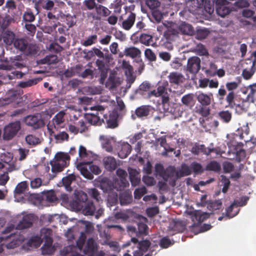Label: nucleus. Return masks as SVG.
Masks as SVG:
<instances>
[{
	"instance_id": "nucleus-38",
	"label": "nucleus",
	"mask_w": 256,
	"mask_h": 256,
	"mask_svg": "<svg viewBox=\"0 0 256 256\" xmlns=\"http://www.w3.org/2000/svg\"><path fill=\"white\" fill-rule=\"evenodd\" d=\"M235 97V94L234 92H230L226 96V101L228 104V106L230 108H234L236 107V110L237 108H241L240 104H236L234 102Z\"/></svg>"
},
{
	"instance_id": "nucleus-31",
	"label": "nucleus",
	"mask_w": 256,
	"mask_h": 256,
	"mask_svg": "<svg viewBox=\"0 0 256 256\" xmlns=\"http://www.w3.org/2000/svg\"><path fill=\"white\" fill-rule=\"evenodd\" d=\"M168 80L171 84H179L182 82V76L176 72H170L168 76Z\"/></svg>"
},
{
	"instance_id": "nucleus-30",
	"label": "nucleus",
	"mask_w": 256,
	"mask_h": 256,
	"mask_svg": "<svg viewBox=\"0 0 256 256\" xmlns=\"http://www.w3.org/2000/svg\"><path fill=\"white\" fill-rule=\"evenodd\" d=\"M150 112V108L148 106H142L136 108L135 114L137 117L142 118L147 116Z\"/></svg>"
},
{
	"instance_id": "nucleus-28",
	"label": "nucleus",
	"mask_w": 256,
	"mask_h": 256,
	"mask_svg": "<svg viewBox=\"0 0 256 256\" xmlns=\"http://www.w3.org/2000/svg\"><path fill=\"white\" fill-rule=\"evenodd\" d=\"M132 150L131 146L128 143H124L120 146V149L118 152V156L121 158H126Z\"/></svg>"
},
{
	"instance_id": "nucleus-4",
	"label": "nucleus",
	"mask_w": 256,
	"mask_h": 256,
	"mask_svg": "<svg viewBox=\"0 0 256 256\" xmlns=\"http://www.w3.org/2000/svg\"><path fill=\"white\" fill-rule=\"evenodd\" d=\"M20 128V123L16 121L9 124L4 130L3 138L4 140H12Z\"/></svg>"
},
{
	"instance_id": "nucleus-32",
	"label": "nucleus",
	"mask_w": 256,
	"mask_h": 256,
	"mask_svg": "<svg viewBox=\"0 0 256 256\" xmlns=\"http://www.w3.org/2000/svg\"><path fill=\"white\" fill-rule=\"evenodd\" d=\"M132 196L128 192H123L120 196V204L122 206H126L132 202Z\"/></svg>"
},
{
	"instance_id": "nucleus-44",
	"label": "nucleus",
	"mask_w": 256,
	"mask_h": 256,
	"mask_svg": "<svg viewBox=\"0 0 256 256\" xmlns=\"http://www.w3.org/2000/svg\"><path fill=\"white\" fill-rule=\"evenodd\" d=\"M54 137L57 143H61L64 141H68L69 139L68 134L65 132H62L57 134H54Z\"/></svg>"
},
{
	"instance_id": "nucleus-59",
	"label": "nucleus",
	"mask_w": 256,
	"mask_h": 256,
	"mask_svg": "<svg viewBox=\"0 0 256 256\" xmlns=\"http://www.w3.org/2000/svg\"><path fill=\"white\" fill-rule=\"evenodd\" d=\"M194 98L192 94H188L183 96L182 98V104L186 106H189L193 102Z\"/></svg>"
},
{
	"instance_id": "nucleus-61",
	"label": "nucleus",
	"mask_w": 256,
	"mask_h": 256,
	"mask_svg": "<svg viewBox=\"0 0 256 256\" xmlns=\"http://www.w3.org/2000/svg\"><path fill=\"white\" fill-rule=\"evenodd\" d=\"M46 201L50 202H54L58 200L57 197L54 190H50L46 192Z\"/></svg>"
},
{
	"instance_id": "nucleus-46",
	"label": "nucleus",
	"mask_w": 256,
	"mask_h": 256,
	"mask_svg": "<svg viewBox=\"0 0 256 256\" xmlns=\"http://www.w3.org/2000/svg\"><path fill=\"white\" fill-rule=\"evenodd\" d=\"M100 139L104 141L102 142V148H104L106 152H112L113 150V147L111 144L110 141L104 136H100Z\"/></svg>"
},
{
	"instance_id": "nucleus-9",
	"label": "nucleus",
	"mask_w": 256,
	"mask_h": 256,
	"mask_svg": "<svg viewBox=\"0 0 256 256\" xmlns=\"http://www.w3.org/2000/svg\"><path fill=\"white\" fill-rule=\"evenodd\" d=\"M8 240L10 241L6 244V246L9 249L14 248L19 246L22 242V240L18 237V236L16 234L12 233L8 236L0 237V243L4 240Z\"/></svg>"
},
{
	"instance_id": "nucleus-10",
	"label": "nucleus",
	"mask_w": 256,
	"mask_h": 256,
	"mask_svg": "<svg viewBox=\"0 0 256 256\" xmlns=\"http://www.w3.org/2000/svg\"><path fill=\"white\" fill-rule=\"evenodd\" d=\"M20 94L17 90H10L6 93L4 98H3L4 102V104H9L13 103L14 105L18 104L20 102Z\"/></svg>"
},
{
	"instance_id": "nucleus-54",
	"label": "nucleus",
	"mask_w": 256,
	"mask_h": 256,
	"mask_svg": "<svg viewBox=\"0 0 256 256\" xmlns=\"http://www.w3.org/2000/svg\"><path fill=\"white\" fill-rule=\"evenodd\" d=\"M37 82L36 79H32L26 82H21L19 83L18 86L22 88H26L35 85Z\"/></svg>"
},
{
	"instance_id": "nucleus-8",
	"label": "nucleus",
	"mask_w": 256,
	"mask_h": 256,
	"mask_svg": "<svg viewBox=\"0 0 256 256\" xmlns=\"http://www.w3.org/2000/svg\"><path fill=\"white\" fill-rule=\"evenodd\" d=\"M162 178L165 182H168L170 185L172 186H175L176 180L179 178L177 171L172 166H168L166 169L165 173Z\"/></svg>"
},
{
	"instance_id": "nucleus-19",
	"label": "nucleus",
	"mask_w": 256,
	"mask_h": 256,
	"mask_svg": "<svg viewBox=\"0 0 256 256\" xmlns=\"http://www.w3.org/2000/svg\"><path fill=\"white\" fill-rule=\"evenodd\" d=\"M98 246L92 238H88L84 248V252L85 254L90 256L92 255L97 250Z\"/></svg>"
},
{
	"instance_id": "nucleus-12",
	"label": "nucleus",
	"mask_w": 256,
	"mask_h": 256,
	"mask_svg": "<svg viewBox=\"0 0 256 256\" xmlns=\"http://www.w3.org/2000/svg\"><path fill=\"white\" fill-rule=\"evenodd\" d=\"M24 74L20 71H14L11 74H4L0 72V85L6 84L8 82L15 78H21L23 77Z\"/></svg>"
},
{
	"instance_id": "nucleus-7",
	"label": "nucleus",
	"mask_w": 256,
	"mask_h": 256,
	"mask_svg": "<svg viewBox=\"0 0 256 256\" xmlns=\"http://www.w3.org/2000/svg\"><path fill=\"white\" fill-rule=\"evenodd\" d=\"M200 59L196 56L190 58L188 60L186 72L196 76L200 69Z\"/></svg>"
},
{
	"instance_id": "nucleus-22",
	"label": "nucleus",
	"mask_w": 256,
	"mask_h": 256,
	"mask_svg": "<svg viewBox=\"0 0 256 256\" xmlns=\"http://www.w3.org/2000/svg\"><path fill=\"white\" fill-rule=\"evenodd\" d=\"M100 186L104 192H110L114 189V182L107 178H104L101 180Z\"/></svg>"
},
{
	"instance_id": "nucleus-56",
	"label": "nucleus",
	"mask_w": 256,
	"mask_h": 256,
	"mask_svg": "<svg viewBox=\"0 0 256 256\" xmlns=\"http://www.w3.org/2000/svg\"><path fill=\"white\" fill-rule=\"evenodd\" d=\"M146 58L150 62L156 60V56L154 52L150 48H146L144 51Z\"/></svg>"
},
{
	"instance_id": "nucleus-13",
	"label": "nucleus",
	"mask_w": 256,
	"mask_h": 256,
	"mask_svg": "<svg viewBox=\"0 0 256 256\" xmlns=\"http://www.w3.org/2000/svg\"><path fill=\"white\" fill-rule=\"evenodd\" d=\"M196 96L197 100L202 106H208L210 105L213 98V95L210 92L208 94H206L199 92L196 93Z\"/></svg>"
},
{
	"instance_id": "nucleus-17",
	"label": "nucleus",
	"mask_w": 256,
	"mask_h": 256,
	"mask_svg": "<svg viewBox=\"0 0 256 256\" xmlns=\"http://www.w3.org/2000/svg\"><path fill=\"white\" fill-rule=\"evenodd\" d=\"M76 168L80 172V174L84 178L92 180L94 178L93 174L89 170V162H80L77 164Z\"/></svg>"
},
{
	"instance_id": "nucleus-42",
	"label": "nucleus",
	"mask_w": 256,
	"mask_h": 256,
	"mask_svg": "<svg viewBox=\"0 0 256 256\" xmlns=\"http://www.w3.org/2000/svg\"><path fill=\"white\" fill-rule=\"evenodd\" d=\"M22 19L25 22H32L35 20L36 16L32 10L27 8L23 14Z\"/></svg>"
},
{
	"instance_id": "nucleus-5",
	"label": "nucleus",
	"mask_w": 256,
	"mask_h": 256,
	"mask_svg": "<svg viewBox=\"0 0 256 256\" xmlns=\"http://www.w3.org/2000/svg\"><path fill=\"white\" fill-rule=\"evenodd\" d=\"M66 112L64 110L59 112L56 116L52 118V124L49 123L48 125V129L50 134H52L53 132H51L52 128L56 130H58L60 128L64 127V116Z\"/></svg>"
},
{
	"instance_id": "nucleus-63",
	"label": "nucleus",
	"mask_w": 256,
	"mask_h": 256,
	"mask_svg": "<svg viewBox=\"0 0 256 256\" xmlns=\"http://www.w3.org/2000/svg\"><path fill=\"white\" fill-rule=\"evenodd\" d=\"M43 60L48 64H55L58 62L57 56L54 54L46 56Z\"/></svg>"
},
{
	"instance_id": "nucleus-2",
	"label": "nucleus",
	"mask_w": 256,
	"mask_h": 256,
	"mask_svg": "<svg viewBox=\"0 0 256 256\" xmlns=\"http://www.w3.org/2000/svg\"><path fill=\"white\" fill-rule=\"evenodd\" d=\"M54 161L50 162L52 172L56 174L61 172L64 168L68 166L70 157L68 154L62 152H58L55 156Z\"/></svg>"
},
{
	"instance_id": "nucleus-52",
	"label": "nucleus",
	"mask_w": 256,
	"mask_h": 256,
	"mask_svg": "<svg viewBox=\"0 0 256 256\" xmlns=\"http://www.w3.org/2000/svg\"><path fill=\"white\" fill-rule=\"evenodd\" d=\"M206 170L218 172L220 170V166L217 162L212 161L207 164Z\"/></svg>"
},
{
	"instance_id": "nucleus-51",
	"label": "nucleus",
	"mask_w": 256,
	"mask_h": 256,
	"mask_svg": "<svg viewBox=\"0 0 256 256\" xmlns=\"http://www.w3.org/2000/svg\"><path fill=\"white\" fill-rule=\"evenodd\" d=\"M76 177L74 174H70L67 176H66L64 178L62 179V182L64 186L66 188L70 186L72 182L75 180Z\"/></svg>"
},
{
	"instance_id": "nucleus-41",
	"label": "nucleus",
	"mask_w": 256,
	"mask_h": 256,
	"mask_svg": "<svg viewBox=\"0 0 256 256\" xmlns=\"http://www.w3.org/2000/svg\"><path fill=\"white\" fill-rule=\"evenodd\" d=\"M42 253L44 255L52 254L55 251V248L52 246V243H48L44 242L43 246L41 248Z\"/></svg>"
},
{
	"instance_id": "nucleus-40",
	"label": "nucleus",
	"mask_w": 256,
	"mask_h": 256,
	"mask_svg": "<svg viewBox=\"0 0 256 256\" xmlns=\"http://www.w3.org/2000/svg\"><path fill=\"white\" fill-rule=\"evenodd\" d=\"M15 35L14 33L10 30H6L4 32L3 40L4 42L8 45H10L14 42Z\"/></svg>"
},
{
	"instance_id": "nucleus-27",
	"label": "nucleus",
	"mask_w": 256,
	"mask_h": 256,
	"mask_svg": "<svg viewBox=\"0 0 256 256\" xmlns=\"http://www.w3.org/2000/svg\"><path fill=\"white\" fill-rule=\"evenodd\" d=\"M52 230L50 228H44L42 229L40 232V236L44 242L48 243H53L52 238Z\"/></svg>"
},
{
	"instance_id": "nucleus-49",
	"label": "nucleus",
	"mask_w": 256,
	"mask_h": 256,
	"mask_svg": "<svg viewBox=\"0 0 256 256\" xmlns=\"http://www.w3.org/2000/svg\"><path fill=\"white\" fill-rule=\"evenodd\" d=\"M192 169L195 174H201L204 172L202 166L196 162H194L190 164V169Z\"/></svg>"
},
{
	"instance_id": "nucleus-6",
	"label": "nucleus",
	"mask_w": 256,
	"mask_h": 256,
	"mask_svg": "<svg viewBox=\"0 0 256 256\" xmlns=\"http://www.w3.org/2000/svg\"><path fill=\"white\" fill-rule=\"evenodd\" d=\"M24 122L27 126H30L34 129L43 127L45 124L40 114L29 115L24 118Z\"/></svg>"
},
{
	"instance_id": "nucleus-15",
	"label": "nucleus",
	"mask_w": 256,
	"mask_h": 256,
	"mask_svg": "<svg viewBox=\"0 0 256 256\" xmlns=\"http://www.w3.org/2000/svg\"><path fill=\"white\" fill-rule=\"evenodd\" d=\"M104 168L108 172H112L117 168L118 164L114 158L111 156H106L103 158Z\"/></svg>"
},
{
	"instance_id": "nucleus-24",
	"label": "nucleus",
	"mask_w": 256,
	"mask_h": 256,
	"mask_svg": "<svg viewBox=\"0 0 256 256\" xmlns=\"http://www.w3.org/2000/svg\"><path fill=\"white\" fill-rule=\"evenodd\" d=\"M130 180L132 185L134 186L138 185L140 182V177L139 172L135 169L128 170Z\"/></svg>"
},
{
	"instance_id": "nucleus-48",
	"label": "nucleus",
	"mask_w": 256,
	"mask_h": 256,
	"mask_svg": "<svg viewBox=\"0 0 256 256\" xmlns=\"http://www.w3.org/2000/svg\"><path fill=\"white\" fill-rule=\"evenodd\" d=\"M28 188V184L26 181L19 183L16 187L14 193L16 194H20L24 192Z\"/></svg>"
},
{
	"instance_id": "nucleus-34",
	"label": "nucleus",
	"mask_w": 256,
	"mask_h": 256,
	"mask_svg": "<svg viewBox=\"0 0 256 256\" xmlns=\"http://www.w3.org/2000/svg\"><path fill=\"white\" fill-rule=\"evenodd\" d=\"M218 118L224 123L230 122L232 118V114L228 110H222L218 113Z\"/></svg>"
},
{
	"instance_id": "nucleus-29",
	"label": "nucleus",
	"mask_w": 256,
	"mask_h": 256,
	"mask_svg": "<svg viewBox=\"0 0 256 256\" xmlns=\"http://www.w3.org/2000/svg\"><path fill=\"white\" fill-rule=\"evenodd\" d=\"M124 54L126 56H129L134 58L139 56L141 54V52L137 48L130 46L125 48L124 50Z\"/></svg>"
},
{
	"instance_id": "nucleus-20",
	"label": "nucleus",
	"mask_w": 256,
	"mask_h": 256,
	"mask_svg": "<svg viewBox=\"0 0 256 256\" xmlns=\"http://www.w3.org/2000/svg\"><path fill=\"white\" fill-rule=\"evenodd\" d=\"M118 114L116 111H112L109 115L108 118L106 120L107 128H114L118 125Z\"/></svg>"
},
{
	"instance_id": "nucleus-64",
	"label": "nucleus",
	"mask_w": 256,
	"mask_h": 256,
	"mask_svg": "<svg viewBox=\"0 0 256 256\" xmlns=\"http://www.w3.org/2000/svg\"><path fill=\"white\" fill-rule=\"evenodd\" d=\"M72 248V246L64 247L61 252L62 256H78L77 254H73L71 252Z\"/></svg>"
},
{
	"instance_id": "nucleus-16",
	"label": "nucleus",
	"mask_w": 256,
	"mask_h": 256,
	"mask_svg": "<svg viewBox=\"0 0 256 256\" xmlns=\"http://www.w3.org/2000/svg\"><path fill=\"white\" fill-rule=\"evenodd\" d=\"M98 115L99 112H96L86 114L84 118L90 124L100 126L104 122V120H101Z\"/></svg>"
},
{
	"instance_id": "nucleus-21",
	"label": "nucleus",
	"mask_w": 256,
	"mask_h": 256,
	"mask_svg": "<svg viewBox=\"0 0 256 256\" xmlns=\"http://www.w3.org/2000/svg\"><path fill=\"white\" fill-rule=\"evenodd\" d=\"M222 203L221 200H215L208 202L207 206L208 208L212 214H220L222 210Z\"/></svg>"
},
{
	"instance_id": "nucleus-39",
	"label": "nucleus",
	"mask_w": 256,
	"mask_h": 256,
	"mask_svg": "<svg viewBox=\"0 0 256 256\" xmlns=\"http://www.w3.org/2000/svg\"><path fill=\"white\" fill-rule=\"evenodd\" d=\"M178 30L184 34L190 35L194 32L192 26L185 22H182L178 26Z\"/></svg>"
},
{
	"instance_id": "nucleus-18",
	"label": "nucleus",
	"mask_w": 256,
	"mask_h": 256,
	"mask_svg": "<svg viewBox=\"0 0 256 256\" xmlns=\"http://www.w3.org/2000/svg\"><path fill=\"white\" fill-rule=\"evenodd\" d=\"M169 228L175 232H182L186 228V225L182 220H172Z\"/></svg>"
},
{
	"instance_id": "nucleus-55",
	"label": "nucleus",
	"mask_w": 256,
	"mask_h": 256,
	"mask_svg": "<svg viewBox=\"0 0 256 256\" xmlns=\"http://www.w3.org/2000/svg\"><path fill=\"white\" fill-rule=\"evenodd\" d=\"M146 192V188L144 186L136 188L134 192V198L140 199Z\"/></svg>"
},
{
	"instance_id": "nucleus-37",
	"label": "nucleus",
	"mask_w": 256,
	"mask_h": 256,
	"mask_svg": "<svg viewBox=\"0 0 256 256\" xmlns=\"http://www.w3.org/2000/svg\"><path fill=\"white\" fill-rule=\"evenodd\" d=\"M177 30L172 28H168L164 32V36L168 41L174 40L175 38L178 36Z\"/></svg>"
},
{
	"instance_id": "nucleus-53",
	"label": "nucleus",
	"mask_w": 256,
	"mask_h": 256,
	"mask_svg": "<svg viewBox=\"0 0 256 256\" xmlns=\"http://www.w3.org/2000/svg\"><path fill=\"white\" fill-rule=\"evenodd\" d=\"M97 4L96 0H84L83 2V6L86 8L84 10H92Z\"/></svg>"
},
{
	"instance_id": "nucleus-43",
	"label": "nucleus",
	"mask_w": 256,
	"mask_h": 256,
	"mask_svg": "<svg viewBox=\"0 0 256 256\" xmlns=\"http://www.w3.org/2000/svg\"><path fill=\"white\" fill-rule=\"evenodd\" d=\"M27 42V40L25 39L18 38L14 40V44L16 48L24 52V50H26Z\"/></svg>"
},
{
	"instance_id": "nucleus-14",
	"label": "nucleus",
	"mask_w": 256,
	"mask_h": 256,
	"mask_svg": "<svg viewBox=\"0 0 256 256\" xmlns=\"http://www.w3.org/2000/svg\"><path fill=\"white\" fill-rule=\"evenodd\" d=\"M95 10L97 16L91 14L92 15V18L95 20H99L101 18L100 16L106 17L111 13V11L108 8L102 4H97Z\"/></svg>"
},
{
	"instance_id": "nucleus-11",
	"label": "nucleus",
	"mask_w": 256,
	"mask_h": 256,
	"mask_svg": "<svg viewBox=\"0 0 256 256\" xmlns=\"http://www.w3.org/2000/svg\"><path fill=\"white\" fill-rule=\"evenodd\" d=\"M34 216L32 214H28L24 216L22 219L17 224V230H24L30 228L33 224Z\"/></svg>"
},
{
	"instance_id": "nucleus-1",
	"label": "nucleus",
	"mask_w": 256,
	"mask_h": 256,
	"mask_svg": "<svg viewBox=\"0 0 256 256\" xmlns=\"http://www.w3.org/2000/svg\"><path fill=\"white\" fill-rule=\"evenodd\" d=\"M128 232L131 236L135 235L132 238L131 241L136 246V250L133 252L134 256H143L150 248L151 242L149 240H143L144 236L148 234V226L144 222L138 224V228L133 226H128ZM150 253H148L144 256H152Z\"/></svg>"
},
{
	"instance_id": "nucleus-36",
	"label": "nucleus",
	"mask_w": 256,
	"mask_h": 256,
	"mask_svg": "<svg viewBox=\"0 0 256 256\" xmlns=\"http://www.w3.org/2000/svg\"><path fill=\"white\" fill-rule=\"evenodd\" d=\"M114 188L118 191L124 190L126 187L129 186L128 182L126 179L116 180L114 182Z\"/></svg>"
},
{
	"instance_id": "nucleus-35",
	"label": "nucleus",
	"mask_w": 256,
	"mask_h": 256,
	"mask_svg": "<svg viewBox=\"0 0 256 256\" xmlns=\"http://www.w3.org/2000/svg\"><path fill=\"white\" fill-rule=\"evenodd\" d=\"M231 10L224 4H217L216 8V12L217 14L221 17H224L227 14H229Z\"/></svg>"
},
{
	"instance_id": "nucleus-26",
	"label": "nucleus",
	"mask_w": 256,
	"mask_h": 256,
	"mask_svg": "<svg viewBox=\"0 0 256 256\" xmlns=\"http://www.w3.org/2000/svg\"><path fill=\"white\" fill-rule=\"evenodd\" d=\"M139 42L146 46H154L156 45V42H154L153 36L146 34H142L140 35Z\"/></svg>"
},
{
	"instance_id": "nucleus-3",
	"label": "nucleus",
	"mask_w": 256,
	"mask_h": 256,
	"mask_svg": "<svg viewBox=\"0 0 256 256\" xmlns=\"http://www.w3.org/2000/svg\"><path fill=\"white\" fill-rule=\"evenodd\" d=\"M168 82H164L160 83L156 90H154L148 93V96L162 98V102L163 104H167L170 100V94L168 92L170 90L168 89Z\"/></svg>"
},
{
	"instance_id": "nucleus-50",
	"label": "nucleus",
	"mask_w": 256,
	"mask_h": 256,
	"mask_svg": "<svg viewBox=\"0 0 256 256\" xmlns=\"http://www.w3.org/2000/svg\"><path fill=\"white\" fill-rule=\"evenodd\" d=\"M26 142L32 146H36L40 143V138L34 135L29 134L26 137Z\"/></svg>"
},
{
	"instance_id": "nucleus-33",
	"label": "nucleus",
	"mask_w": 256,
	"mask_h": 256,
	"mask_svg": "<svg viewBox=\"0 0 256 256\" xmlns=\"http://www.w3.org/2000/svg\"><path fill=\"white\" fill-rule=\"evenodd\" d=\"M178 178L184 176H190L192 174V170L190 167L187 164L184 163L182 164L180 168L177 171Z\"/></svg>"
},
{
	"instance_id": "nucleus-62",
	"label": "nucleus",
	"mask_w": 256,
	"mask_h": 256,
	"mask_svg": "<svg viewBox=\"0 0 256 256\" xmlns=\"http://www.w3.org/2000/svg\"><path fill=\"white\" fill-rule=\"evenodd\" d=\"M42 181L40 178H34L30 181V187L32 188H38L42 186Z\"/></svg>"
},
{
	"instance_id": "nucleus-45",
	"label": "nucleus",
	"mask_w": 256,
	"mask_h": 256,
	"mask_svg": "<svg viewBox=\"0 0 256 256\" xmlns=\"http://www.w3.org/2000/svg\"><path fill=\"white\" fill-rule=\"evenodd\" d=\"M37 52V47L35 44H28L27 42L26 50H24L23 52L28 56L36 54Z\"/></svg>"
},
{
	"instance_id": "nucleus-25",
	"label": "nucleus",
	"mask_w": 256,
	"mask_h": 256,
	"mask_svg": "<svg viewBox=\"0 0 256 256\" xmlns=\"http://www.w3.org/2000/svg\"><path fill=\"white\" fill-rule=\"evenodd\" d=\"M96 210V206L92 202H84L82 206V212L86 216L93 215Z\"/></svg>"
},
{
	"instance_id": "nucleus-58",
	"label": "nucleus",
	"mask_w": 256,
	"mask_h": 256,
	"mask_svg": "<svg viewBox=\"0 0 256 256\" xmlns=\"http://www.w3.org/2000/svg\"><path fill=\"white\" fill-rule=\"evenodd\" d=\"M146 4L151 10H154L160 6V3L158 0H146Z\"/></svg>"
},
{
	"instance_id": "nucleus-60",
	"label": "nucleus",
	"mask_w": 256,
	"mask_h": 256,
	"mask_svg": "<svg viewBox=\"0 0 256 256\" xmlns=\"http://www.w3.org/2000/svg\"><path fill=\"white\" fill-rule=\"evenodd\" d=\"M209 32L206 29L198 30L196 34V38L198 40L204 39L208 34Z\"/></svg>"
},
{
	"instance_id": "nucleus-47",
	"label": "nucleus",
	"mask_w": 256,
	"mask_h": 256,
	"mask_svg": "<svg viewBox=\"0 0 256 256\" xmlns=\"http://www.w3.org/2000/svg\"><path fill=\"white\" fill-rule=\"evenodd\" d=\"M88 194L96 202L102 201L100 196V193L96 188H88L87 190Z\"/></svg>"
},
{
	"instance_id": "nucleus-23",
	"label": "nucleus",
	"mask_w": 256,
	"mask_h": 256,
	"mask_svg": "<svg viewBox=\"0 0 256 256\" xmlns=\"http://www.w3.org/2000/svg\"><path fill=\"white\" fill-rule=\"evenodd\" d=\"M136 15L134 13L131 12L126 19L124 20L122 24V28L126 30H130L134 26L136 20Z\"/></svg>"
},
{
	"instance_id": "nucleus-57",
	"label": "nucleus",
	"mask_w": 256,
	"mask_h": 256,
	"mask_svg": "<svg viewBox=\"0 0 256 256\" xmlns=\"http://www.w3.org/2000/svg\"><path fill=\"white\" fill-rule=\"evenodd\" d=\"M98 36L96 34L89 36L88 38L84 42L82 45L84 46H88L95 44L96 42Z\"/></svg>"
}]
</instances>
